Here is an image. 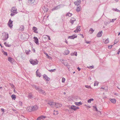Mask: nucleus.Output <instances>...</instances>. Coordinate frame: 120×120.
<instances>
[{"label": "nucleus", "mask_w": 120, "mask_h": 120, "mask_svg": "<svg viewBox=\"0 0 120 120\" xmlns=\"http://www.w3.org/2000/svg\"><path fill=\"white\" fill-rule=\"evenodd\" d=\"M75 104L76 105L79 106V105H81L82 104L81 102H75Z\"/></svg>", "instance_id": "nucleus-26"}, {"label": "nucleus", "mask_w": 120, "mask_h": 120, "mask_svg": "<svg viewBox=\"0 0 120 120\" xmlns=\"http://www.w3.org/2000/svg\"><path fill=\"white\" fill-rule=\"evenodd\" d=\"M89 31H92V32L91 33V34H92L93 33V32L94 31V30H93L92 28H91L90 29Z\"/></svg>", "instance_id": "nucleus-39"}, {"label": "nucleus", "mask_w": 120, "mask_h": 120, "mask_svg": "<svg viewBox=\"0 0 120 120\" xmlns=\"http://www.w3.org/2000/svg\"><path fill=\"white\" fill-rule=\"evenodd\" d=\"M61 5H60L58 6H57L55 7H54L52 9V11H54L56 10H57L58 9H59L60 8Z\"/></svg>", "instance_id": "nucleus-11"}, {"label": "nucleus", "mask_w": 120, "mask_h": 120, "mask_svg": "<svg viewBox=\"0 0 120 120\" xmlns=\"http://www.w3.org/2000/svg\"><path fill=\"white\" fill-rule=\"evenodd\" d=\"M79 31H78L77 30H75L74 31V32L75 33H77Z\"/></svg>", "instance_id": "nucleus-57"}, {"label": "nucleus", "mask_w": 120, "mask_h": 120, "mask_svg": "<svg viewBox=\"0 0 120 120\" xmlns=\"http://www.w3.org/2000/svg\"><path fill=\"white\" fill-rule=\"evenodd\" d=\"M55 112V113L56 115H57L58 114V111H56L55 110L54 111V112Z\"/></svg>", "instance_id": "nucleus-50"}, {"label": "nucleus", "mask_w": 120, "mask_h": 120, "mask_svg": "<svg viewBox=\"0 0 120 120\" xmlns=\"http://www.w3.org/2000/svg\"><path fill=\"white\" fill-rule=\"evenodd\" d=\"M112 45L109 46H108V47L109 49H111L112 47Z\"/></svg>", "instance_id": "nucleus-55"}, {"label": "nucleus", "mask_w": 120, "mask_h": 120, "mask_svg": "<svg viewBox=\"0 0 120 120\" xmlns=\"http://www.w3.org/2000/svg\"><path fill=\"white\" fill-rule=\"evenodd\" d=\"M25 52L27 54H29V51L27 50H26L25 51Z\"/></svg>", "instance_id": "nucleus-48"}, {"label": "nucleus", "mask_w": 120, "mask_h": 120, "mask_svg": "<svg viewBox=\"0 0 120 120\" xmlns=\"http://www.w3.org/2000/svg\"><path fill=\"white\" fill-rule=\"evenodd\" d=\"M81 7L79 6V7H77V8L76 9V11L77 12H79L80 11Z\"/></svg>", "instance_id": "nucleus-24"}, {"label": "nucleus", "mask_w": 120, "mask_h": 120, "mask_svg": "<svg viewBox=\"0 0 120 120\" xmlns=\"http://www.w3.org/2000/svg\"><path fill=\"white\" fill-rule=\"evenodd\" d=\"M35 1V0H28V2L31 4L34 3Z\"/></svg>", "instance_id": "nucleus-23"}, {"label": "nucleus", "mask_w": 120, "mask_h": 120, "mask_svg": "<svg viewBox=\"0 0 120 120\" xmlns=\"http://www.w3.org/2000/svg\"><path fill=\"white\" fill-rule=\"evenodd\" d=\"M11 97L12 98V99L13 100H15L16 98V96L14 94L12 95L11 96Z\"/></svg>", "instance_id": "nucleus-27"}, {"label": "nucleus", "mask_w": 120, "mask_h": 120, "mask_svg": "<svg viewBox=\"0 0 120 120\" xmlns=\"http://www.w3.org/2000/svg\"><path fill=\"white\" fill-rule=\"evenodd\" d=\"M11 16L15 15V14L17 13V10L16 11L15 10H12L11 11Z\"/></svg>", "instance_id": "nucleus-7"}, {"label": "nucleus", "mask_w": 120, "mask_h": 120, "mask_svg": "<svg viewBox=\"0 0 120 120\" xmlns=\"http://www.w3.org/2000/svg\"><path fill=\"white\" fill-rule=\"evenodd\" d=\"M24 27L23 26L21 25L20 26L19 28V30L22 31L24 30Z\"/></svg>", "instance_id": "nucleus-22"}, {"label": "nucleus", "mask_w": 120, "mask_h": 120, "mask_svg": "<svg viewBox=\"0 0 120 120\" xmlns=\"http://www.w3.org/2000/svg\"><path fill=\"white\" fill-rule=\"evenodd\" d=\"M102 31L99 32L97 35V36L98 37H101L102 35Z\"/></svg>", "instance_id": "nucleus-14"}, {"label": "nucleus", "mask_w": 120, "mask_h": 120, "mask_svg": "<svg viewBox=\"0 0 120 120\" xmlns=\"http://www.w3.org/2000/svg\"><path fill=\"white\" fill-rule=\"evenodd\" d=\"M32 29L33 30V31L34 33H38L37 31L38 29L36 27L34 26L33 27Z\"/></svg>", "instance_id": "nucleus-13"}, {"label": "nucleus", "mask_w": 120, "mask_h": 120, "mask_svg": "<svg viewBox=\"0 0 120 120\" xmlns=\"http://www.w3.org/2000/svg\"><path fill=\"white\" fill-rule=\"evenodd\" d=\"M99 82H98L96 81L94 82V86H95L96 85L97 86L98 85V84Z\"/></svg>", "instance_id": "nucleus-35"}, {"label": "nucleus", "mask_w": 120, "mask_h": 120, "mask_svg": "<svg viewBox=\"0 0 120 120\" xmlns=\"http://www.w3.org/2000/svg\"><path fill=\"white\" fill-rule=\"evenodd\" d=\"M93 107L94 108V109H95V110H96V111H98V109H97V108L96 107V106H93Z\"/></svg>", "instance_id": "nucleus-47"}, {"label": "nucleus", "mask_w": 120, "mask_h": 120, "mask_svg": "<svg viewBox=\"0 0 120 120\" xmlns=\"http://www.w3.org/2000/svg\"><path fill=\"white\" fill-rule=\"evenodd\" d=\"M120 52V49H119L118 51V52H117V54H119V53Z\"/></svg>", "instance_id": "nucleus-59"}, {"label": "nucleus", "mask_w": 120, "mask_h": 120, "mask_svg": "<svg viewBox=\"0 0 120 120\" xmlns=\"http://www.w3.org/2000/svg\"><path fill=\"white\" fill-rule=\"evenodd\" d=\"M85 87L87 88L90 89L91 88V87L90 86H88V85H85Z\"/></svg>", "instance_id": "nucleus-41"}, {"label": "nucleus", "mask_w": 120, "mask_h": 120, "mask_svg": "<svg viewBox=\"0 0 120 120\" xmlns=\"http://www.w3.org/2000/svg\"><path fill=\"white\" fill-rule=\"evenodd\" d=\"M75 20H76L75 18H72L70 20V22L71 23L73 24L74 21H75Z\"/></svg>", "instance_id": "nucleus-19"}, {"label": "nucleus", "mask_w": 120, "mask_h": 120, "mask_svg": "<svg viewBox=\"0 0 120 120\" xmlns=\"http://www.w3.org/2000/svg\"><path fill=\"white\" fill-rule=\"evenodd\" d=\"M93 100L94 99L93 98H90L88 100L87 102L88 103H90L91 101H93Z\"/></svg>", "instance_id": "nucleus-34"}, {"label": "nucleus", "mask_w": 120, "mask_h": 120, "mask_svg": "<svg viewBox=\"0 0 120 120\" xmlns=\"http://www.w3.org/2000/svg\"><path fill=\"white\" fill-rule=\"evenodd\" d=\"M46 36H47L48 37V39L49 40H51V38H50L49 36L48 35H46Z\"/></svg>", "instance_id": "nucleus-54"}, {"label": "nucleus", "mask_w": 120, "mask_h": 120, "mask_svg": "<svg viewBox=\"0 0 120 120\" xmlns=\"http://www.w3.org/2000/svg\"><path fill=\"white\" fill-rule=\"evenodd\" d=\"M109 41L108 38L107 39H106V40H105V41H104V42L105 43H107L109 42Z\"/></svg>", "instance_id": "nucleus-29"}, {"label": "nucleus", "mask_w": 120, "mask_h": 120, "mask_svg": "<svg viewBox=\"0 0 120 120\" xmlns=\"http://www.w3.org/2000/svg\"><path fill=\"white\" fill-rule=\"evenodd\" d=\"M41 119L40 116L37 119V120H40Z\"/></svg>", "instance_id": "nucleus-51"}, {"label": "nucleus", "mask_w": 120, "mask_h": 120, "mask_svg": "<svg viewBox=\"0 0 120 120\" xmlns=\"http://www.w3.org/2000/svg\"><path fill=\"white\" fill-rule=\"evenodd\" d=\"M69 14H70V13H69V12H68V13H67L66 15V16H68V15H69Z\"/></svg>", "instance_id": "nucleus-53"}, {"label": "nucleus", "mask_w": 120, "mask_h": 120, "mask_svg": "<svg viewBox=\"0 0 120 120\" xmlns=\"http://www.w3.org/2000/svg\"><path fill=\"white\" fill-rule=\"evenodd\" d=\"M76 29L78 31H80L81 30V29H80V26H77Z\"/></svg>", "instance_id": "nucleus-33"}, {"label": "nucleus", "mask_w": 120, "mask_h": 120, "mask_svg": "<svg viewBox=\"0 0 120 120\" xmlns=\"http://www.w3.org/2000/svg\"><path fill=\"white\" fill-rule=\"evenodd\" d=\"M81 1L80 0H77L74 2L75 4L76 5H78L81 3Z\"/></svg>", "instance_id": "nucleus-9"}, {"label": "nucleus", "mask_w": 120, "mask_h": 120, "mask_svg": "<svg viewBox=\"0 0 120 120\" xmlns=\"http://www.w3.org/2000/svg\"><path fill=\"white\" fill-rule=\"evenodd\" d=\"M87 68H90V69H91V68H94V66H90L89 67H88Z\"/></svg>", "instance_id": "nucleus-44"}, {"label": "nucleus", "mask_w": 120, "mask_h": 120, "mask_svg": "<svg viewBox=\"0 0 120 120\" xmlns=\"http://www.w3.org/2000/svg\"><path fill=\"white\" fill-rule=\"evenodd\" d=\"M77 69L79 71L80 70V69L79 67Z\"/></svg>", "instance_id": "nucleus-61"}, {"label": "nucleus", "mask_w": 120, "mask_h": 120, "mask_svg": "<svg viewBox=\"0 0 120 120\" xmlns=\"http://www.w3.org/2000/svg\"><path fill=\"white\" fill-rule=\"evenodd\" d=\"M14 92L15 93H16V91H15V89H14Z\"/></svg>", "instance_id": "nucleus-64"}, {"label": "nucleus", "mask_w": 120, "mask_h": 120, "mask_svg": "<svg viewBox=\"0 0 120 120\" xmlns=\"http://www.w3.org/2000/svg\"><path fill=\"white\" fill-rule=\"evenodd\" d=\"M43 78H44L46 81H49L50 80V78L48 77L47 75H43Z\"/></svg>", "instance_id": "nucleus-15"}, {"label": "nucleus", "mask_w": 120, "mask_h": 120, "mask_svg": "<svg viewBox=\"0 0 120 120\" xmlns=\"http://www.w3.org/2000/svg\"><path fill=\"white\" fill-rule=\"evenodd\" d=\"M34 40L35 43L37 45H38L39 44V43L38 39L37 37H34Z\"/></svg>", "instance_id": "nucleus-12"}, {"label": "nucleus", "mask_w": 120, "mask_h": 120, "mask_svg": "<svg viewBox=\"0 0 120 120\" xmlns=\"http://www.w3.org/2000/svg\"><path fill=\"white\" fill-rule=\"evenodd\" d=\"M61 61L62 63L64 64V65H65L67 66L68 68V63L67 62L66 60L62 59H61Z\"/></svg>", "instance_id": "nucleus-6"}, {"label": "nucleus", "mask_w": 120, "mask_h": 120, "mask_svg": "<svg viewBox=\"0 0 120 120\" xmlns=\"http://www.w3.org/2000/svg\"><path fill=\"white\" fill-rule=\"evenodd\" d=\"M45 54H46V56H47V57L48 58H49V59H50V58H51V57H50V56H49L48 55V54L47 53H45Z\"/></svg>", "instance_id": "nucleus-46"}, {"label": "nucleus", "mask_w": 120, "mask_h": 120, "mask_svg": "<svg viewBox=\"0 0 120 120\" xmlns=\"http://www.w3.org/2000/svg\"><path fill=\"white\" fill-rule=\"evenodd\" d=\"M65 42L67 44L68 43V42L66 40H65Z\"/></svg>", "instance_id": "nucleus-62"}, {"label": "nucleus", "mask_w": 120, "mask_h": 120, "mask_svg": "<svg viewBox=\"0 0 120 120\" xmlns=\"http://www.w3.org/2000/svg\"><path fill=\"white\" fill-rule=\"evenodd\" d=\"M77 53L76 52H74L73 53H71V56L75 55V56H77Z\"/></svg>", "instance_id": "nucleus-31"}, {"label": "nucleus", "mask_w": 120, "mask_h": 120, "mask_svg": "<svg viewBox=\"0 0 120 120\" xmlns=\"http://www.w3.org/2000/svg\"><path fill=\"white\" fill-rule=\"evenodd\" d=\"M10 86L12 87L13 88L14 87V85H13V84H11V83H10Z\"/></svg>", "instance_id": "nucleus-49"}, {"label": "nucleus", "mask_w": 120, "mask_h": 120, "mask_svg": "<svg viewBox=\"0 0 120 120\" xmlns=\"http://www.w3.org/2000/svg\"><path fill=\"white\" fill-rule=\"evenodd\" d=\"M4 44L5 45V46L7 47H10L11 46V45H8V44L6 42H5L4 43Z\"/></svg>", "instance_id": "nucleus-32"}, {"label": "nucleus", "mask_w": 120, "mask_h": 120, "mask_svg": "<svg viewBox=\"0 0 120 120\" xmlns=\"http://www.w3.org/2000/svg\"><path fill=\"white\" fill-rule=\"evenodd\" d=\"M62 82L63 83H64L65 82V79L64 77L62 78Z\"/></svg>", "instance_id": "nucleus-43"}, {"label": "nucleus", "mask_w": 120, "mask_h": 120, "mask_svg": "<svg viewBox=\"0 0 120 120\" xmlns=\"http://www.w3.org/2000/svg\"><path fill=\"white\" fill-rule=\"evenodd\" d=\"M38 91L40 93H43V94H44L45 93L44 91L42 89L39 88L38 90Z\"/></svg>", "instance_id": "nucleus-21"}, {"label": "nucleus", "mask_w": 120, "mask_h": 120, "mask_svg": "<svg viewBox=\"0 0 120 120\" xmlns=\"http://www.w3.org/2000/svg\"><path fill=\"white\" fill-rule=\"evenodd\" d=\"M8 34L7 33H5L3 34L1 37L2 39L4 41H5L8 38Z\"/></svg>", "instance_id": "nucleus-2"}, {"label": "nucleus", "mask_w": 120, "mask_h": 120, "mask_svg": "<svg viewBox=\"0 0 120 120\" xmlns=\"http://www.w3.org/2000/svg\"><path fill=\"white\" fill-rule=\"evenodd\" d=\"M8 60L11 63H13L14 60V59H13L12 58L10 57L8 58Z\"/></svg>", "instance_id": "nucleus-17"}, {"label": "nucleus", "mask_w": 120, "mask_h": 120, "mask_svg": "<svg viewBox=\"0 0 120 120\" xmlns=\"http://www.w3.org/2000/svg\"><path fill=\"white\" fill-rule=\"evenodd\" d=\"M36 75L37 76H38L39 77H40L41 76V74L39 72H38V69L36 71Z\"/></svg>", "instance_id": "nucleus-18"}, {"label": "nucleus", "mask_w": 120, "mask_h": 120, "mask_svg": "<svg viewBox=\"0 0 120 120\" xmlns=\"http://www.w3.org/2000/svg\"><path fill=\"white\" fill-rule=\"evenodd\" d=\"M72 15V14L71 13H70V14H69V15H68V17H70Z\"/></svg>", "instance_id": "nucleus-56"}, {"label": "nucleus", "mask_w": 120, "mask_h": 120, "mask_svg": "<svg viewBox=\"0 0 120 120\" xmlns=\"http://www.w3.org/2000/svg\"><path fill=\"white\" fill-rule=\"evenodd\" d=\"M61 106V105L60 103H55V106L56 108L60 107Z\"/></svg>", "instance_id": "nucleus-16"}, {"label": "nucleus", "mask_w": 120, "mask_h": 120, "mask_svg": "<svg viewBox=\"0 0 120 120\" xmlns=\"http://www.w3.org/2000/svg\"><path fill=\"white\" fill-rule=\"evenodd\" d=\"M14 10H15L16 11L17 10V9L15 7H13L11 8V11Z\"/></svg>", "instance_id": "nucleus-37"}, {"label": "nucleus", "mask_w": 120, "mask_h": 120, "mask_svg": "<svg viewBox=\"0 0 120 120\" xmlns=\"http://www.w3.org/2000/svg\"><path fill=\"white\" fill-rule=\"evenodd\" d=\"M56 70L55 69H51L50 70H48L51 72H53L55 71Z\"/></svg>", "instance_id": "nucleus-38"}, {"label": "nucleus", "mask_w": 120, "mask_h": 120, "mask_svg": "<svg viewBox=\"0 0 120 120\" xmlns=\"http://www.w3.org/2000/svg\"><path fill=\"white\" fill-rule=\"evenodd\" d=\"M4 55H5L6 56H7V54L6 52H4Z\"/></svg>", "instance_id": "nucleus-58"}, {"label": "nucleus", "mask_w": 120, "mask_h": 120, "mask_svg": "<svg viewBox=\"0 0 120 120\" xmlns=\"http://www.w3.org/2000/svg\"><path fill=\"white\" fill-rule=\"evenodd\" d=\"M69 53V51L67 49L65 51L64 54V55H67Z\"/></svg>", "instance_id": "nucleus-20"}, {"label": "nucleus", "mask_w": 120, "mask_h": 120, "mask_svg": "<svg viewBox=\"0 0 120 120\" xmlns=\"http://www.w3.org/2000/svg\"><path fill=\"white\" fill-rule=\"evenodd\" d=\"M112 10H114L115 11H117V12L120 11H119L118 9H117V8H116V9L113 8Z\"/></svg>", "instance_id": "nucleus-36"}, {"label": "nucleus", "mask_w": 120, "mask_h": 120, "mask_svg": "<svg viewBox=\"0 0 120 120\" xmlns=\"http://www.w3.org/2000/svg\"><path fill=\"white\" fill-rule=\"evenodd\" d=\"M28 108H29V109H27V111L29 112H31L36 111L38 109V107L37 105H34L32 107H30Z\"/></svg>", "instance_id": "nucleus-1"}, {"label": "nucleus", "mask_w": 120, "mask_h": 120, "mask_svg": "<svg viewBox=\"0 0 120 120\" xmlns=\"http://www.w3.org/2000/svg\"><path fill=\"white\" fill-rule=\"evenodd\" d=\"M86 43L87 44H90V41H87L86 42Z\"/></svg>", "instance_id": "nucleus-52"}, {"label": "nucleus", "mask_w": 120, "mask_h": 120, "mask_svg": "<svg viewBox=\"0 0 120 120\" xmlns=\"http://www.w3.org/2000/svg\"><path fill=\"white\" fill-rule=\"evenodd\" d=\"M30 63L33 65H35L38 64V61L36 59L35 60H30Z\"/></svg>", "instance_id": "nucleus-3"}, {"label": "nucleus", "mask_w": 120, "mask_h": 120, "mask_svg": "<svg viewBox=\"0 0 120 120\" xmlns=\"http://www.w3.org/2000/svg\"><path fill=\"white\" fill-rule=\"evenodd\" d=\"M117 41H115V42H114V43L116 44L117 43Z\"/></svg>", "instance_id": "nucleus-63"}, {"label": "nucleus", "mask_w": 120, "mask_h": 120, "mask_svg": "<svg viewBox=\"0 0 120 120\" xmlns=\"http://www.w3.org/2000/svg\"><path fill=\"white\" fill-rule=\"evenodd\" d=\"M33 87H34L36 90H38L39 88V87L35 85H34L33 86Z\"/></svg>", "instance_id": "nucleus-30"}, {"label": "nucleus", "mask_w": 120, "mask_h": 120, "mask_svg": "<svg viewBox=\"0 0 120 120\" xmlns=\"http://www.w3.org/2000/svg\"><path fill=\"white\" fill-rule=\"evenodd\" d=\"M71 109L75 111L76 110L79 109V108L78 107H76L74 105H72L71 106Z\"/></svg>", "instance_id": "nucleus-10"}, {"label": "nucleus", "mask_w": 120, "mask_h": 120, "mask_svg": "<svg viewBox=\"0 0 120 120\" xmlns=\"http://www.w3.org/2000/svg\"><path fill=\"white\" fill-rule=\"evenodd\" d=\"M48 104L51 107H53L55 106V102L52 101H49L48 103Z\"/></svg>", "instance_id": "nucleus-4"}, {"label": "nucleus", "mask_w": 120, "mask_h": 120, "mask_svg": "<svg viewBox=\"0 0 120 120\" xmlns=\"http://www.w3.org/2000/svg\"><path fill=\"white\" fill-rule=\"evenodd\" d=\"M116 19H111V20L110 19V22H113L114 21L116 20Z\"/></svg>", "instance_id": "nucleus-42"}, {"label": "nucleus", "mask_w": 120, "mask_h": 120, "mask_svg": "<svg viewBox=\"0 0 120 120\" xmlns=\"http://www.w3.org/2000/svg\"><path fill=\"white\" fill-rule=\"evenodd\" d=\"M41 119H42L43 118H46V117L45 116H40Z\"/></svg>", "instance_id": "nucleus-40"}, {"label": "nucleus", "mask_w": 120, "mask_h": 120, "mask_svg": "<svg viewBox=\"0 0 120 120\" xmlns=\"http://www.w3.org/2000/svg\"><path fill=\"white\" fill-rule=\"evenodd\" d=\"M22 102L21 101H19L18 103V104L20 106H21L22 105Z\"/></svg>", "instance_id": "nucleus-45"}, {"label": "nucleus", "mask_w": 120, "mask_h": 120, "mask_svg": "<svg viewBox=\"0 0 120 120\" xmlns=\"http://www.w3.org/2000/svg\"><path fill=\"white\" fill-rule=\"evenodd\" d=\"M77 36L76 34H75L73 35L72 36H69L68 38V39L70 38L71 39H73L74 38L77 37Z\"/></svg>", "instance_id": "nucleus-8"}, {"label": "nucleus", "mask_w": 120, "mask_h": 120, "mask_svg": "<svg viewBox=\"0 0 120 120\" xmlns=\"http://www.w3.org/2000/svg\"><path fill=\"white\" fill-rule=\"evenodd\" d=\"M28 98H29L31 99L33 98V95L31 93H29L28 96Z\"/></svg>", "instance_id": "nucleus-25"}, {"label": "nucleus", "mask_w": 120, "mask_h": 120, "mask_svg": "<svg viewBox=\"0 0 120 120\" xmlns=\"http://www.w3.org/2000/svg\"><path fill=\"white\" fill-rule=\"evenodd\" d=\"M1 111L3 112H4V109H1Z\"/></svg>", "instance_id": "nucleus-60"}, {"label": "nucleus", "mask_w": 120, "mask_h": 120, "mask_svg": "<svg viewBox=\"0 0 120 120\" xmlns=\"http://www.w3.org/2000/svg\"><path fill=\"white\" fill-rule=\"evenodd\" d=\"M110 100L112 103H114L116 102V100L115 99H111Z\"/></svg>", "instance_id": "nucleus-28"}, {"label": "nucleus", "mask_w": 120, "mask_h": 120, "mask_svg": "<svg viewBox=\"0 0 120 120\" xmlns=\"http://www.w3.org/2000/svg\"><path fill=\"white\" fill-rule=\"evenodd\" d=\"M12 22L13 21L11 20V19H10L8 23V25L9 27L10 28H12V26H13V25L12 24Z\"/></svg>", "instance_id": "nucleus-5"}]
</instances>
